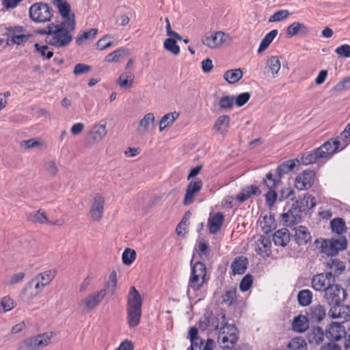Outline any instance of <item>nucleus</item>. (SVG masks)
Here are the masks:
<instances>
[{
	"label": "nucleus",
	"mask_w": 350,
	"mask_h": 350,
	"mask_svg": "<svg viewBox=\"0 0 350 350\" xmlns=\"http://www.w3.org/2000/svg\"><path fill=\"white\" fill-rule=\"evenodd\" d=\"M311 286L316 291L324 293L323 297L330 305L340 304L345 299V291L336 283V279L330 273H322L313 276Z\"/></svg>",
	"instance_id": "1"
},
{
	"label": "nucleus",
	"mask_w": 350,
	"mask_h": 350,
	"mask_svg": "<svg viewBox=\"0 0 350 350\" xmlns=\"http://www.w3.org/2000/svg\"><path fill=\"white\" fill-rule=\"evenodd\" d=\"M75 25V22L72 20L68 22L51 23L40 33L46 35L47 44L62 48L68 46L72 41Z\"/></svg>",
	"instance_id": "2"
},
{
	"label": "nucleus",
	"mask_w": 350,
	"mask_h": 350,
	"mask_svg": "<svg viewBox=\"0 0 350 350\" xmlns=\"http://www.w3.org/2000/svg\"><path fill=\"white\" fill-rule=\"evenodd\" d=\"M143 299L135 286H131L127 295L126 321L129 327H137L142 317Z\"/></svg>",
	"instance_id": "3"
},
{
	"label": "nucleus",
	"mask_w": 350,
	"mask_h": 350,
	"mask_svg": "<svg viewBox=\"0 0 350 350\" xmlns=\"http://www.w3.org/2000/svg\"><path fill=\"white\" fill-rule=\"evenodd\" d=\"M206 267L205 265L201 262L191 263V271L189 280L187 287V295L191 293H196L207 282Z\"/></svg>",
	"instance_id": "4"
},
{
	"label": "nucleus",
	"mask_w": 350,
	"mask_h": 350,
	"mask_svg": "<svg viewBox=\"0 0 350 350\" xmlns=\"http://www.w3.org/2000/svg\"><path fill=\"white\" fill-rule=\"evenodd\" d=\"M228 324L226 315L223 312L213 314L211 311L206 310L199 322V328L202 330H221V327Z\"/></svg>",
	"instance_id": "5"
},
{
	"label": "nucleus",
	"mask_w": 350,
	"mask_h": 350,
	"mask_svg": "<svg viewBox=\"0 0 350 350\" xmlns=\"http://www.w3.org/2000/svg\"><path fill=\"white\" fill-rule=\"evenodd\" d=\"M317 247L321 253L328 256H334L347 248V241L345 237L338 239H322L317 241Z\"/></svg>",
	"instance_id": "6"
},
{
	"label": "nucleus",
	"mask_w": 350,
	"mask_h": 350,
	"mask_svg": "<svg viewBox=\"0 0 350 350\" xmlns=\"http://www.w3.org/2000/svg\"><path fill=\"white\" fill-rule=\"evenodd\" d=\"M53 337L52 332H46L23 340L18 345V350H38L46 347Z\"/></svg>",
	"instance_id": "7"
},
{
	"label": "nucleus",
	"mask_w": 350,
	"mask_h": 350,
	"mask_svg": "<svg viewBox=\"0 0 350 350\" xmlns=\"http://www.w3.org/2000/svg\"><path fill=\"white\" fill-rule=\"evenodd\" d=\"M232 40L231 36L222 31L207 33L201 39L202 43L211 49H220Z\"/></svg>",
	"instance_id": "8"
},
{
	"label": "nucleus",
	"mask_w": 350,
	"mask_h": 350,
	"mask_svg": "<svg viewBox=\"0 0 350 350\" xmlns=\"http://www.w3.org/2000/svg\"><path fill=\"white\" fill-rule=\"evenodd\" d=\"M238 340L236 327L228 323L219 331L217 342L222 349H232Z\"/></svg>",
	"instance_id": "9"
},
{
	"label": "nucleus",
	"mask_w": 350,
	"mask_h": 350,
	"mask_svg": "<svg viewBox=\"0 0 350 350\" xmlns=\"http://www.w3.org/2000/svg\"><path fill=\"white\" fill-rule=\"evenodd\" d=\"M29 16L37 23L47 22L53 16V10L47 3H35L29 8Z\"/></svg>",
	"instance_id": "10"
},
{
	"label": "nucleus",
	"mask_w": 350,
	"mask_h": 350,
	"mask_svg": "<svg viewBox=\"0 0 350 350\" xmlns=\"http://www.w3.org/2000/svg\"><path fill=\"white\" fill-rule=\"evenodd\" d=\"M105 296L106 289L92 292L80 301L79 306L83 312L92 311L101 304Z\"/></svg>",
	"instance_id": "11"
},
{
	"label": "nucleus",
	"mask_w": 350,
	"mask_h": 350,
	"mask_svg": "<svg viewBox=\"0 0 350 350\" xmlns=\"http://www.w3.org/2000/svg\"><path fill=\"white\" fill-rule=\"evenodd\" d=\"M4 35L11 38L13 44L21 45L26 42L31 35L23 26H8L5 27Z\"/></svg>",
	"instance_id": "12"
},
{
	"label": "nucleus",
	"mask_w": 350,
	"mask_h": 350,
	"mask_svg": "<svg viewBox=\"0 0 350 350\" xmlns=\"http://www.w3.org/2000/svg\"><path fill=\"white\" fill-rule=\"evenodd\" d=\"M345 148L346 146L342 144V141L337 136L325 142L318 149L322 159H329L335 153L342 150Z\"/></svg>",
	"instance_id": "13"
},
{
	"label": "nucleus",
	"mask_w": 350,
	"mask_h": 350,
	"mask_svg": "<svg viewBox=\"0 0 350 350\" xmlns=\"http://www.w3.org/2000/svg\"><path fill=\"white\" fill-rule=\"evenodd\" d=\"M198 329L192 327L189 329V336L190 339L191 345L190 350H213L215 345V341L213 339L208 338L206 342H204L198 336Z\"/></svg>",
	"instance_id": "14"
},
{
	"label": "nucleus",
	"mask_w": 350,
	"mask_h": 350,
	"mask_svg": "<svg viewBox=\"0 0 350 350\" xmlns=\"http://www.w3.org/2000/svg\"><path fill=\"white\" fill-rule=\"evenodd\" d=\"M105 198L100 193L94 195L90 213L94 221H99L103 215L105 210Z\"/></svg>",
	"instance_id": "15"
},
{
	"label": "nucleus",
	"mask_w": 350,
	"mask_h": 350,
	"mask_svg": "<svg viewBox=\"0 0 350 350\" xmlns=\"http://www.w3.org/2000/svg\"><path fill=\"white\" fill-rule=\"evenodd\" d=\"M45 287L44 284L33 278L23 288V293L28 301H31L38 297Z\"/></svg>",
	"instance_id": "16"
},
{
	"label": "nucleus",
	"mask_w": 350,
	"mask_h": 350,
	"mask_svg": "<svg viewBox=\"0 0 350 350\" xmlns=\"http://www.w3.org/2000/svg\"><path fill=\"white\" fill-rule=\"evenodd\" d=\"M202 185V181L200 178H196L188 184L183 200L184 205L187 206L193 202L194 198L201 190Z\"/></svg>",
	"instance_id": "17"
},
{
	"label": "nucleus",
	"mask_w": 350,
	"mask_h": 350,
	"mask_svg": "<svg viewBox=\"0 0 350 350\" xmlns=\"http://www.w3.org/2000/svg\"><path fill=\"white\" fill-rule=\"evenodd\" d=\"M107 134V122L101 120L92 125L89 131V136L93 143H99Z\"/></svg>",
	"instance_id": "18"
},
{
	"label": "nucleus",
	"mask_w": 350,
	"mask_h": 350,
	"mask_svg": "<svg viewBox=\"0 0 350 350\" xmlns=\"http://www.w3.org/2000/svg\"><path fill=\"white\" fill-rule=\"evenodd\" d=\"M314 180V172L312 170H306L297 176L295 187L299 190L308 189Z\"/></svg>",
	"instance_id": "19"
},
{
	"label": "nucleus",
	"mask_w": 350,
	"mask_h": 350,
	"mask_svg": "<svg viewBox=\"0 0 350 350\" xmlns=\"http://www.w3.org/2000/svg\"><path fill=\"white\" fill-rule=\"evenodd\" d=\"M328 315L332 319H339L342 323L350 321V306H333L328 312Z\"/></svg>",
	"instance_id": "20"
},
{
	"label": "nucleus",
	"mask_w": 350,
	"mask_h": 350,
	"mask_svg": "<svg viewBox=\"0 0 350 350\" xmlns=\"http://www.w3.org/2000/svg\"><path fill=\"white\" fill-rule=\"evenodd\" d=\"M53 3L63 18V22H68L70 20L75 22V14L71 12L70 5L66 0H53Z\"/></svg>",
	"instance_id": "21"
},
{
	"label": "nucleus",
	"mask_w": 350,
	"mask_h": 350,
	"mask_svg": "<svg viewBox=\"0 0 350 350\" xmlns=\"http://www.w3.org/2000/svg\"><path fill=\"white\" fill-rule=\"evenodd\" d=\"M345 327L340 323H332L326 328L325 335L330 340H339L345 335Z\"/></svg>",
	"instance_id": "22"
},
{
	"label": "nucleus",
	"mask_w": 350,
	"mask_h": 350,
	"mask_svg": "<svg viewBox=\"0 0 350 350\" xmlns=\"http://www.w3.org/2000/svg\"><path fill=\"white\" fill-rule=\"evenodd\" d=\"M316 206V200L310 194L306 193L303 196H299L296 200L295 206L298 211L301 212H308Z\"/></svg>",
	"instance_id": "23"
},
{
	"label": "nucleus",
	"mask_w": 350,
	"mask_h": 350,
	"mask_svg": "<svg viewBox=\"0 0 350 350\" xmlns=\"http://www.w3.org/2000/svg\"><path fill=\"white\" fill-rule=\"evenodd\" d=\"M271 243L269 237L263 235L258 237L255 241V250L256 252L262 256H268L271 254Z\"/></svg>",
	"instance_id": "24"
},
{
	"label": "nucleus",
	"mask_w": 350,
	"mask_h": 350,
	"mask_svg": "<svg viewBox=\"0 0 350 350\" xmlns=\"http://www.w3.org/2000/svg\"><path fill=\"white\" fill-rule=\"evenodd\" d=\"M155 116L153 113H146L139 121L137 133L144 134L150 132L154 127Z\"/></svg>",
	"instance_id": "25"
},
{
	"label": "nucleus",
	"mask_w": 350,
	"mask_h": 350,
	"mask_svg": "<svg viewBox=\"0 0 350 350\" xmlns=\"http://www.w3.org/2000/svg\"><path fill=\"white\" fill-rule=\"evenodd\" d=\"M326 268L329 270L327 273H330L334 278L340 275L345 270L346 266L343 261L339 259H330L326 263Z\"/></svg>",
	"instance_id": "26"
},
{
	"label": "nucleus",
	"mask_w": 350,
	"mask_h": 350,
	"mask_svg": "<svg viewBox=\"0 0 350 350\" xmlns=\"http://www.w3.org/2000/svg\"><path fill=\"white\" fill-rule=\"evenodd\" d=\"M309 33V27L300 22H294L289 25L286 29L287 37L293 38L296 35L305 36Z\"/></svg>",
	"instance_id": "27"
},
{
	"label": "nucleus",
	"mask_w": 350,
	"mask_h": 350,
	"mask_svg": "<svg viewBox=\"0 0 350 350\" xmlns=\"http://www.w3.org/2000/svg\"><path fill=\"white\" fill-rule=\"evenodd\" d=\"M230 122V118L228 116H220L216 119L213 126V130L222 136H225L228 131Z\"/></svg>",
	"instance_id": "28"
},
{
	"label": "nucleus",
	"mask_w": 350,
	"mask_h": 350,
	"mask_svg": "<svg viewBox=\"0 0 350 350\" xmlns=\"http://www.w3.org/2000/svg\"><path fill=\"white\" fill-rule=\"evenodd\" d=\"M299 213L300 212L295 206L292 207L282 215V221L286 226L291 227L301 221Z\"/></svg>",
	"instance_id": "29"
},
{
	"label": "nucleus",
	"mask_w": 350,
	"mask_h": 350,
	"mask_svg": "<svg viewBox=\"0 0 350 350\" xmlns=\"http://www.w3.org/2000/svg\"><path fill=\"white\" fill-rule=\"evenodd\" d=\"M261 191L256 185L247 186L241 189L237 195L235 199L239 202H243L254 196H259Z\"/></svg>",
	"instance_id": "30"
},
{
	"label": "nucleus",
	"mask_w": 350,
	"mask_h": 350,
	"mask_svg": "<svg viewBox=\"0 0 350 350\" xmlns=\"http://www.w3.org/2000/svg\"><path fill=\"white\" fill-rule=\"evenodd\" d=\"M224 222V215L221 213L210 215L208 219V228L211 234H216L221 228Z\"/></svg>",
	"instance_id": "31"
},
{
	"label": "nucleus",
	"mask_w": 350,
	"mask_h": 350,
	"mask_svg": "<svg viewBox=\"0 0 350 350\" xmlns=\"http://www.w3.org/2000/svg\"><path fill=\"white\" fill-rule=\"evenodd\" d=\"M29 220L33 222V223H38L40 224H47V225H59L60 224L58 222V221H51L49 220V219L46 217V213L42 210L40 209L37 211H34L29 214Z\"/></svg>",
	"instance_id": "32"
},
{
	"label": "nucleus",
	"mask_w": 350,
	"mask_h": 350,
	"mask_svg": "<svg viewBox=\"0 0 350 350\" xmlns=\"http://www.w3.org/2000/svg\"><path fill=\"white\" fill-rule=\"evenodd\" d=\"M325 314L326 310L324 306L319 304L310 308L307 313V318L312 322H320L325 318Z\"/></svg>",
	"instance_id": "33"
},
{
	"label": "nucleus",
	"mask_w": 350,
	"mask_h": 350,
	"mask_svg": "<svg viewBox=\"0 0 350 350\" xmlns=\"http://www.w3.org/2000/svg\"><path fill=\"white\" fill-rule=\"evenodd\" d=\"M281 68L280 57L277 55L270 56L267 61L265 69L270 72L271 77L275 78Z\"/></svg>",
	"instance_id": "34"
},
{
	"label": "nucleus",
	"mask_w": 350,
	"mask_h": 350,
	"mask_svg": "<svg viewBox=\"0 0 350 350\" xmlns=\"http://www.w3.org/2000/svg\"><path fill=\"white\" fill-rule=\"evenodd\" d=\"M247 265L248 260L247 258L242 256L235 258L231 264V269L233 275L244 273L247 269Z\"/></svg>",
	"instance_id": "35"
},
{
	"label": "nucleus",
	"mask_w": 350,
	"mask_h": 350,
	"mask_svg": "<svg viewBox=\"0 0 350 350\" xmlns=\"http://www.w3.org/2000/svg\"><path fill=\"white\" fill-rule=\"evenodd\" d=\"M295 238L298 245H304L310 240V234L306 227L299 226L295 228Z\"/></svg>",
	"instance_id": "36"
},
{
	"label": "nucleus",
	"mask_w": 350,
	"mask_h": 350,
	"mask_svg": "<svg viewBox=\"0 0 350 350\" xmlns=\"http://www.w3.org/2000/svg\"><path fill=\"white\" fill-rule=\"evenodd\" d=\"M275 245L284 247L290 241V235L286 228H282L276 231L273 236Z\"/></svg>",
	"instance_id": "37"
},
{
	"label": "nucleus",
	"mask_w": 350,
	"mask_h": 350,
	"mask_svg": "<svg viewBox=\"0 0 350 350\" xmlns=\"http://www.w3.org/2000/svg\"><path fill=\"white\" fill-rule=\"evenodd\" d=\"M179 116L180 113L177 111L170 112L164 115L159 121V131L161 132L167 126L172 125Z\"/></svg>",
	"instance_id": "38"
},
{
	"label": "nucleus",
	"mask_w": 350,
	"mask_h": 350,
	"mask_svg": "<svg viewBox=\"0 0 350 350\" xmlns=\"http://www.w3.org/2000/svg\"><path fill=\"white\" fill-rule=\"evenodd\" d=\"M309 326L308 319L304 315L296 317L292 323L293 329L299 333L305 332Z\"/></svg>",
	"instance_id": "39"
},
{
	"label": "nucleus",
	"mask_w": 350,
	"mask_h": 350,
	"mask_svg": "<svg viewBox=\"0 0 350 350\" xmlns=\"http://www.w3.org/2000/svg\"><path fill=\"white\" fill-rule=\"evenodd\" d=\"M117 283H118V277L117 273L115 270L111 271L108 280L105 284V288L103 289H106V295L108 293L111 295H114L116 293L117 290Z\"/></svg>",
	"instance_id": "40"
},
{
	"label": "nucleus",
	"mask_w": 350,
	"mask_h": 350,
	"mask_svg": "<svg viewBox=\"0 0 350 350\" xmlns=\"http://www.w3.org/2000/svg\"><path fill=\"white\" fill-rule=\"evenodd\" d=\"M134 79L135 76L131 72H124L118 79L117 84L122 89H129L133 86Z\"/></svg>",
	"instance_id": "41"
},
{
	"label": "nucleus",
	"mask_w": 350,
	"mask_h": 350,
	"mask_svg": "<svg viewBox=\"0 0 350 350\" xmlns=\"http://www.w3.org/2000/svg\"><path fill=\"white\" fill-rule=\"evenodd\" d=\"M57 274L55 269H48L43 272L37 274L34 278L37 279L39 282L44 284L46 286L49 285Z\"/></svg>",
	"instance_id": "42"
},
{
	"label": "nucleus",
	"mask_w": 350,
	"mask_h": 350,
	"mask_svg": "<svg viewBox=\"0 0 350 350\" xmlns=\"http://www.w3.org/2000/svg\"><path fill=\"white\" fill-rule=\"evenodd\" d=\"M243 73L241 68H235L227 70L224 75V79L230 84L238 82L242 77Z\"/></svg>",
	"instance_id": "43"
},
{
	"label": "nucleus",
	"mask_w": 350,
	"mask_h": 350,
	"mask_svg": "<svg viewBox=\"0 0 350 350\" xmlns=\"http://www.w3.org/2000/svg\"><path fill=\"white\" fill-rule=\"evenodd\" d=\"M322 159L319 154L318 148L315 150L303 154L301 158V163L303 165H310L315 163L318 159Z\"/></svg>",
	"instance_id": "44"
},
{
	"label": "nucleus",
	"mask_w": 350,
	"mask_h": 350,
	"mask_svg": "<svg viewBox=\"0 0 350 350\" xmlns=\"http://www.w3.org/2000/svg\"><path fill=\"white\" fill-rule=\"evenodd\" d=\"M262 230L265 234H269L276 228L275 221L273 215H265L262 221H260Z\"/></svg>",
	"instance_id": "45"
},
{
	"label": "nucleus",
	"mask_w": 350,
	"mask_h": 350,
	"mask_svg": "<svg viewBox=\"0 0 350 350\" xmlns=\"http://www.w3.org/2000/svg\"><path fill=\"white\" fill-rule=\"evenodd\" d=\"M278 33V31L277 29H273L271 31H269L261 40L259 47L258 49V53H260L265 51L268 48L269 44L272 42L273 39L276 37Z\"/></svg>",
	"instance_id": "46"
},
{
	"label": "nucleus",
	"mask_w": 350,
	"mask_h": 350,
	"mask_svg": "<svg viewBox=\"0 0 350 350\" xmlns=\"http://www.w3.org/2000/svg\"><path fill=\"white\" fill-rule=\"evenodd\" d=\"M308 345L301 337L292 338L287 345V350H307Z\"/></svg>",
	"instance_id": "47"
},
{
	"label": "nucleus",
	"mask_w": 350,
	"mask_h": 350,
	"mask_svg": "<svg viewBox=\"0 0 350 350\" xmlns=\"http://www.w3.org/2000/svg\"><path fill=\"white\" fill-rule=\"evenodd\" d=\"M129 54V51L128 49L124 48H120L117 50L113 51L112 53L108 54L105 58V61L107 62H118L122 57L125 55H128Z\"/></svg>",
	"instance_id": "48"
},
{
	"label": "nucleus",
	"mask_w": 350,
	"mask_h": 350,
	"mask_svg": "<svg viewBox=\"0 0 350 350\" xmlns=\"http://www.w3.org/2000/svg\"><path fill=\"white\" fill-rule=\"evenodd\" d=\"M312 299V293L308 289L301 290L297 295L298 302L301 306H306L310 304Z\"/></svg>",
	"instance_id": "49"
},
{
	"label": "nucleus",
	"mask_w": 350,
	"mask_h": 350,
	"mask_svg": "<svg viewBox=\"0 0 350 350\" xmlns=\"http://www.w3.org/2000/svg\"><path fill=\"white\" fill-rule=\"evenodd\" d=\"M297 162L298 160H288L282 163L277 168L278 175L280 176L293 170L295 167Z\"/></svg>",
	"instance_id": "50"
},
{
	"label": "nucleus",
	"mask_w": 350,
	"mask_h": 350,
	"mask_svg": "<svg viewBox=\"0 0 350 350\" xmlns=\"http://www.w3.org/2000/svg\"><path fill=\"white\" fill-rule=\"evenodd\" d=\"M333 232L338 234H342L346 231L345 222L342 218H335L330 222Z\"/></svg>",
	"instance_id": "51"
},
{
	"label": "nucleus",
	"mask_w": 350,
	"mask_h": 350,
	"mask_svg": "<svg viewBox=\"0 0 350 350\" xmlns=\"http://www.w3.org/2000/svg\"><path fill=\"white\" fill-rule=\"evenodd\" d=\"M97 32V29L92 28L87 31L83 32L81 34H79L76 38V43L78 45H81L83 44L85 40L94 38Z\"/></svg>",
	"instance_id": "52"
},
{
	"label": "nucleus",
	"mask_w": 350,
	"mask_h": 350,
	"mask_svg": "<svg viewBox=\"0 0 350 350\" xmlns=\"http://www.w3.org/2000/svg\"><path fill=\"white\" fill-rule=\"evenodd\" d=\"M164 49L172 53L174 55H177L180 53V47L176 44V41L173 38H167L164 41L163 43Z\"/></svg>",
	"instance_id": "53"
},
{
	"label": "nucleus",
	"mask_w": 350,
	"mask_h": 350,
	"mask_svg": "<svg viewBox=\"0 0 350 350\" xmlns=\"http://www.w3.org/2000/svg\"><path fill=\"white\" fill-rule=\"evenodd\" d=\"M45 171L51 176H55L58 173V166L55 159L46 160L44 163Z\"/></svg>",
	"instance_id": "54"
},
{
	"label": "nucleus",
	"mask_w": 350,
	"mask_h": 350,
	"mask_svg": "<svg viewBox=\"0 0 350 350\" xmlns=\"http://www.w3.org/2000/svg\"><path fill=\"white\" fill-rule=\"evenodd\" d=\"M234 104V97L233 96H225L219 100V106L221 109H231Z\"/></svg>",
	"instance_id": "55"
},
{
	"label": "nucleus",
	"mask_w": 350,
	"mask_h": 350,
	"mask_svg": "<svg viewBox=\"0 0 350 350\" xmlns=\"http://www.w3.org/2000/svg\"><path fill=\"white\" fill-rule=\"evenodd\" d=\"M136 258V252L134 250L126 248L122 253V260L123 264L130 265Z\"/></svg>",
	"instance_id": "56"
},
{
	"label": "nucleus",
	"mask_w": 350,
	"mask_h": 350,
	"mask_svg": "<svg viewBox=\"0 0 350 350\" xmlns=\"http://www.w3.org/2000/svg\"><path fill=\"white\" fill-rule=\"evenodd\" d=\"M290 16V12L286 10H280L275 12L269 18V23L279 22L287 18Z\"/></svg>",
	"instance_id": "57"
},
{
	"label": "nucleus",
	"mask_w": 350,
	"mask_h": 350,
	"mask_svg": "<svg viewBox=\"0 0 350 350\" xmlns=\"http://www.w3.org/2000/svg\"><path fill=\"white\" fill-rule=\"evenodd\" d=\"M0 306L2 308V312H6L14 308L15 301L10 297L6 296L1 299Z\"/></svg>",
	"instance_id": "58"
},
{
	"label": "nucleus",
	"mask_w": 350,
	"mask_h": 350,
	"mask_svg": "<svg viewBox=\"0 0 350 350\" xmlns=\"http://www.w3.org/2000/svg\"><path fill=\"white\" fill-rule=\"evenodd\" d=\"M34 46L36 51L40 53L41 56L44 57L46 59H49L53 57V53L52 51L49 50L48 46L40 45L39 44L36 43L35 44Z\"/></svg>",
	"instance_id": "59"
},
{
	"label": "nucleus",
	"mask_w": 350,
	"mask_h": 350,
	"mask_svg": "<svg viewBox=\"0 0 350 350\" xmlns=\"http://www.w3.org/2000/svg\"><path fill=\"white\" fill-rule=\"evenodd\" d=\"M236 291L234 289H230L226 291L223 295V301L228 306L232 305L236 300Z\"/></svg>",
	"instance_id": "60"
},
{
	"label": "nucleus",
	"mask_w": 350,
	"mask_h": 350,
	"mask_svg": "<svg viewBox=\"0 0 350 350\" xmlns=\"http://www.w3.org/2000/svg\"><path fill=\"white\" fill-rule=\"evenodd\" d=\"M253 283L252 276L250 274L246 275L241 281L239 288L241 291L245 292L250 288Z\"/></svg>",
	"instance_id": "61"
},
{
	"label": "nucleus",
	"mask_w": 350,
	"mask_h": 350,
	"mask_svg": "<svg viewBox=\"0 0 350 350\" xmlns=\"http://www.w3.org/2000/svg\"><path fill=\"white\" fill-rule=\"evenodd\" d=\"M198 252L201 260H204L207 259L209 254L208 243L205 242H200L198 245Z\"/></svg>",
	"instance_id": "62"
},
{
	"label": "nucleus",
	"mask_w": 350,
	"mask_h": 350,
	"mask_svg": "<svg viewBox=\"0 0 350 350\" xmlns=\"http://www.w3.org/2000/svg\"><path fill=\"white\" fill-rule=\"evenodd\" d=\"M342 141V144L346 147L350 144V122L347 125L345 129L338 135Z\"/></svg>",
	"instance_id": "63"
},
{
	"label": "nucleus",
	"mask_w": 350,
	"mask_h": 350,
	"mask_svg": "<svg viewBox=\"0 0 350 350\" xmlns=\"http://www.w3.org/2000/svg\"><path fill=\"white\" fill-rule=\"evenodd\" d=\"M335 52L340 57H350V46L348 44H342L338 46Z\"/></svg>",
	"instance_id": "64"
}]
</instances>
